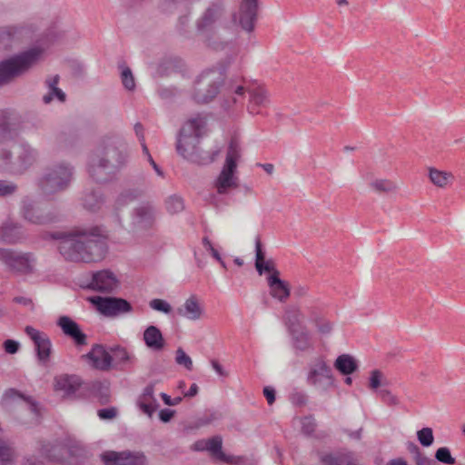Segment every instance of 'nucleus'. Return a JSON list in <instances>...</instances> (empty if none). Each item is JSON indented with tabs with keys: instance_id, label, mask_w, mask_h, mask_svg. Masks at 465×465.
<instances>
[{
	"instance_id": "obj_1",
	"label": "nucleus",
	"mask_w": 465,
	"mask_h": 465,
	"mask_svg": "<svg viewBox=\"0 0 465 465\" xmlns=\"http://www.w3.org/2000/svg\"><path fill=\"white\" fill-rule=\"evenodd\" d=\"M58 242V250L69 262H95L107 252L105 234H50Z\"/></svg>"
},
{
	"instance_id": "obj_2",
	"label": "nucleus",
	"mask_w": 465,
	"mask_h": 465,
	"mask_svg": "<svg viewBox=\"0 0 465 465\" xmlns=\"http://www.w3.org/2000/svg\"><path fill=\"white\" fill-rule=\"evenodd\" d=\"M206 125V120L201 115L188 120L181 128L177 142L176 151L183 159L201 165H206L214 161L220 150L203 151L199 148L203 130Z\"/></svg>"
},
{
	"instance_id": "obj_3",
	"label": "nucleus",
	"mask_w": 465,
	"mask_h": 465,
	"mask_svg": "<svg viewBox=\"0 0 465 465\" xmlns=\"http://www.w3.org/2000/svg\"><path fill=\"white\" fill-rule=\"evenodd\" d=\"M246 94H248L246 108L251 114H262V110L270 104V94L264 86L242 76L234 77V106L239 104L242 106Z\"/></svg>"
},
{
	"instance_id": "obj_4",
	"label": "nucleus",
	"mask_w": 465,
	"mask_h": 465,
	"mask_svg": "<svg viewBox=\"0 0 465 465\" xmlns=\"http://www.w3.org/2000/svg\"><path fill=\"white\" fill-rule=\"evenodd\" d=\"M42 53V49L34 47L0 62V86L25 74L38 62Z\"/></svg>"
},
{
	"instance_id": "obj_5",
	"label": "nucleus",
	"mask_w": 465,
	"mask_h": 465,
	"mask_svg": "<svg viewBox=\"0 0 465 465\" xmlns=\"http://www.w3.org/2000/svg\"><path fill=\"white\" fill-rule=\"evenodd\" d=\"M259 0H241L239 5L238 24L245 32L242 37L239 33L234 39V55L245 53L252 38V32L258 20Z\"/></svg>"
},
{
	"instance_id": "obj_6",
	"label": "nucleus",
	"mask_w": 465,
	"mask_h": 465,
	"mask_svg": "<svg viewBox=\"0 0 465 465\" xmlns=\"http://www.w3.org/2000/svg\"><path fill=\"white\" fill-rule=\"evenodd\" d=\"M74 176L73 167L65 163H54L46 168L39 182L42 193L50 196L66 190Z\"/></svg>"
},
{
	"instance_id": "obj_7",
	"label": "nucleus",
	"mask_w": 465,
	"mask_h": 465,
	"mask_svg": "<svg viewBox=\"0 0 465 465\" xmlns=\"http://www.w3.org/2000/svg\"><path fill=\"white\" fill-rule=\"evenodd\" d=\"M224 84V75L220 70L203 72L195 81L193 99L197 104H207L218 94Z\"/></svg>"
},
{
	"instance_id": "obj_8",
	"label": "nucleus",
	"mask_w": 465,
	"mask_h": 465,
	"mask_svg": "<svg viewBox=\"0 0 465 465\" xmlns=\"http://www.w3.org/2000/svg\"><path fill=\"white\" fill-rule=\"evenodd\" d=\"M96 157H99L107 165V168H113L118 171L127 160L125 144L115 138H108L93 152Z\"/></svg>"
},
{
	"instance_id": "obj_9",
	"label": "nucleus",
	"mask_w": 465,
	"mask_h": 465,
	"mask_svg": "<svg viewBox=\"0 0 465 465\" xmlns=\"http://www.w3.org/2000/svg\"><path fill=\"white\" fill-rule=\"evenodd\" d=\"M1 158L12 172L22 173L35 162L37 153L28 144H19L13 151H3Z\"/></svg>"
},
{
	"instance_id": "obj_10",
	"label": "nucleus",
	"mask_w": 465,
	"mask_h": 465,
	"mask_svg": "<svg viewBox=\"0 0 465 465\" xmlns=\"http://www.w3.org/2000/svg\"><path fill=\"white\" fill-rule=\"evenodd\" d=\"M20 213L25 221L34 224L46 225L56 221V215L47 210L45 203L28 196L22 200Z\"/></svg>"
},
{
	"instance_id": "obj_11",
	"label": "nucleus",
	"mask_w": 465,
	"mask_h": 465,
	"mask_svg": "<svg viewBox=\"0 0 465 465\" xmlns=\"http://www.w3.org/2000/svg\"><path fill=\"white\" fill-rule=\"evenodd\" d=\"M0 261L10 271L19 274H30L35 271V258L31 253L17 252L9 249H0Z\"/></svg>"
},
{
	"instance_id": "obj_12",
	"label": "nucleus",
	"mask_w": 465,
	"mask_h": 465,
	"mask_svg": "<svg viewBox=\"0 0 465 465\" xmlns=\"http://www.w3.org/2000/svg\"><path fill=\"white\" fill-rule=\"evenodd\" d=\"M190 449L196 452H207L214 461L232 463V456L226 455L223 451V438L220 435L200 439L194 441Z\"/></svg>"
},
{
	"instance_id": "obj_13",
	"label": "nucleus",
	"mask_w": 465,
	"mask_h": 465,
	"mask_svg": "<svg viewBox=\"0 0 465 465\" xmlns=\"http://www.w3.org/2000/svg\"><path fill=\"white\" fill-rule=\"evenodd\" d=\"M308 384L322 391H327L334 385V379L330 366L322 359H317L311 364L307 375Z\"/></svg>"
},
{
	"instance_id": "obj_14",
	"label": "nucleus",
	"mask_w": 465,
	"mask_h": 465,
	"mask_svg": "<svg viewBox=\"0 0 465 465\" xmlns=\"http://www.w3.org/2000/svg\"><path fill=\"white\" fill-rule=\"evenodd\" d=\"M104 465H145L147 459L140 451H114L106 450L101 454Z\"/></svg>"
},
{
	"instance_id": "obj_15",
	"label": "nucleus",
	"mask_w": 465,
	"mask_h": 465,
	"mask_svg": "<svg viewBox=\"0 0 465 465\" xmlns=\"http://www.w3.org/2000/svg\"><path fill=\"white\" fill-rule=\"evenodd\" d=\"M25 332L33 341L38 361L45 364L52 352V342L48 335L32 326H26Z\"/></svg>"
},
{
	"instance_id": "obj_16",
	"label": "nucleus",
	"mask_w": 465,
	"mask_h": 465,
	"mask_svg": "<svg viewBox=\"0 0 465 465\" xmlns=\"http://www.w3.org/2000/svg\"><path fill=\"white\" fill-rule=\"evenodd\" d=\"M97 309L105 316L114 317L132 312V305L122 298L98 297L94 302Z\"/></svg>"
},
{
	"instance_id": "obj_17",
	"label": "nucleus",
	"mask_w": 465,
	"mask_h": 465,
	"mask_svg": "<svg viewBox=\"0 0 465 465\" xmlns=\"http://www.w3.org/2000/svg\"><path fill=\"white\" fill-rule=\"evenodd\" d=\"M119 281L109 270H103L93 274L89 287L100 292H113L118 288Z\"/></svg>"
},
{
	"instance_id": "obj_18",
	"label": "nucleus",
	"mask_w": 465,
	"mask_h": 465,
	"mask_svg": "<svg viewBox=\"0 0 465 465\" xmlns=\"http://www.w3.org/2000/svg\"><path fill=\"white\" fill-rule=\"evenodd\" d=\"M155 208L149 203H143L134 209L133 224L136 229H151L155 221Z\"/></svg>"
},
{
	"instance_id": "obj_19",
	"label": "nucleus",
	"mask_w": 465,
	"mask_h": 465,
	"mask_svg": "<svg viewBox=\"0 0 465 465\" xmlns=\"http://www.w3.org/2000/svg\"><path fill=\"white\" fill-rule=\"evenodd\" d=\"M82 357L89 360L96 370L106 371L112 368L113 356L101 344H94L91 351Z\"/></svg>"
},
{
	"instance_id": "obj_20",
	"label": "nucleus",
	"mask_w": 465,
	"mask_h": 465,
	"mask_svg": "<svg viewBox=\"0 0 465 465\" xmlns=\"http://www.w3.org/2000/svg\"><path fill=\"white\" fill-rule=\"evenodd\" d=\"M232 186V139L228 143L225 165L215 182L217 193H226Z\"/></svg>"
},
{
	"instance_id": "obj_21",
	"label": "nucleus",
	"mask_w": 465,
	"mask_h": 465,
	"mask_svg": "<svg viewBox=\"0 0 465 465\" xmlns=\"http://www.w3.org/2000/svg\"><path fill=\"white\" fill-rule=\"evenodd\" d=\"M107 164L99 157L91 154L88 162V173L90 177L96 183H107L116 173L113 168H107Z\"/></svg>"
},
{
	"instance_id": "obj_22",
	"label": "nucleus",
	"mask_w": 465,
	"mask_h": 465,
	"mask_svg": "<svg viewBox=\"0 0 465 465\" xmlns=\"http://www.w3.org/2000/svg\"><path fill=\"white\" fill-rule=\"evenodd\" d=\"M232 29L228 25L218 24L207 37V45L214 50H223L231 42Z\"/></svg>"
},
{
	"instance_id": "obj_23",
	"label": "nucleus",
	"mask_w": 465,
	"mask_h": 465,
	"mask_svg": "<svg viewBox=\"0 0 465 465\" xmlns=\"http://www.w3.org/2000/svg\"><path fill=\"white\" fill-rule=\"evenodd\" d=\"M266 282L270 295L280 302H286L291 295L290 285L280 278V274L267 275Z\"/></svg>"
},
{
	"instance_id": "obj_24",
	"label": "nucleus",
	"mask_w": 465,
	"mask_h": 465,
	"mask_svg": "<svg viewBox=\"0 0 465 465\" xmlns=\"http://www.w3.org/2000/svg\"><path fill=\"white\" fill-rule=\"evenodd\" d=\"M105 203V197L100 187L86 188L81 197V205L90 213L99 212Z\"/></svg>"
},
{
	"instance_id": "obj_25",
	"label": "nucleus",
	"mask_w": 465,
	"mask_h": 465,
	"mask_svg": "<svg viewBox=\"0 0 465 465\" xmlns=\"http://www.w3.org/2000/svg\"><path fill=\"white\" fill-rule=\"evenodd\" d=\"M57 325L64 335L74 340L76 345H86V335L81 331L79 325L68 316H61L57 320Z\"/></svg>"
},
{
	"instance_id": "obj_26",
	"label": "nucleus",
	"mask_w": 465,
	"mask_h": 465,
	"mask_svg": "<svg viewBox=\"0 0 465 465\" xmlns=\"http://www.w3.org/2000/svg\"><path fill=\"white\" fill-rule=\"evenodd\" d=\"M139 409L150 418L158 409L159 403L154 397V384H148L143 391V393L137 399Z\"/></svg>"
},
{
	"instance_id": "obj_27",
	"label": "nucleus",
	"mask_w": 465,
	"mask_h": 465,
	"mask_svg": "<svg viewBox=\"0 0 465 465\" xmlns=\"http://www.w3.org/2000/svg\"><path fill=\"white\" fill-rule=\"evenodd\" d=\"M255 268L258 273L260 275L266 274V276L274 274V272L276 273V275L281 274L279 270L276 268L274 262L272 259H265V254L262 250V243L260 239H256L255 241Z\"/></svg>"
},
{
	"instance_id": "obj_28",
	"label": "nucleus",
	"mask_w": 465,
	"mask_h": 465,
	"mask_svg": "<svg viewBox=\"0 0 465 465\" xmlns=\"http://www.w3.org/2000/svg\"><path fill=\"white\" fill-rule=\"evenodd\" d=\"M82 385V381L77 375L62 374L54 378V388L62 391L66 396L74 394Z\"/></svg>"
},
{
	"instance_id": "obj_29",
	"label": "nucleus",
	"mask_w": 465,
	"mask_h": 465,
	"mask_svg": "<svg viewBox=\"0 0 465 465\" xmlns=\"http://www.w3.org/2000/svg\"><path fill=\"white\" fill-rule=\"evenodd\" d=\"M41 455L51 461L66 462V445L56 442L54 444H43L40 450Z\"/></svg>"
},
{
	"instance_id": "obj_30",
	"label": "nucleus",
	"mask_w": 465,
	"mask_h": 465,
	"mask_svg": "<svg viewBox=\"0 0 465 465\" xmlns=\"http://www.w3.org/2000/svg\"><path fill=\"white\" fill-rule=\"evenodd\" d=\"M177 313L191 321H196L202 317L203 309L197 297L195 295H192L185 301L183 307L177 309Z\"/></svg>"
},
{
	"instance_id": "obj_31",
	"label": "nucleus",
	"mask_w": 465,
	"mask_h": 465,
	"mask_svg": "<svg viewBox=\"0 0 465 465\" xmlns=\"http://www.w3.org/2000/svg\"><path fill=\"white\" fill-rule=\"evenodd\" d=\"M60 76L58 74H54L52 76H48L45 81V84L48 89L47 94H45L43 96V102L45 104H50L54 98H56L60 102H64L66 99V95L64 93V91L60 88H58Z\"/></svg>"
},
{
	"instance_id": "obj_32",
	"label": "nucleus",
	"mask_w": 465,
	"mask_h": 465,
	"mask_svg": "<svg viewBox=\"0 0 465 465\" xmlns=\"http://www.w3.org/2000/svg\"><path fill=\"white\" fill-rule=\"evenodd\" d=\"M143 341L149 349L154 351H160L165 346V341L161 331L153 325H150L144 330Z\"/></svg>"
},
{
	"instance_id": "obj_33",
	"label": "nucleus",
	"mask_w": 465,
	"mask_h": 465,
	"mask_svg": "<svg viewBox=\"0 0 465 465\" xmlns=\"http://www.w3.org/2000/svg\"><path fill=\"white\" fill-rule=\"evenodd\" d=\"M16 401H25L28 403L30 411L35 414L37 413V403L34 401L30 397H26L22 392L13 388L8 389L4 392L1 398V404L3 406H7L8 404Z\"/></svg>"
},
{
	"instance_id": "obj_34",
	"label": "nucleus",
	"mask_w": 465,
	"mask_h": 465,
	"mask_svg": "<svg viewBox=\"0 0 465 465\" xmlns=\"http://www.w3.org/2000/svg\"><path fill=\"white\" fill-rule=\"evenodd\" d=\"M143 191L138 188H128L123 190L115 199L114 208L121 210L137 199L141 198Z\"/></svg>"
},
{
	"instance_id": "obj_35",
	"label": "nucleus",
	"mask_w": 465,
	"mask_h": 465,
	"mask_svg": "<svg viewBox=\"0 0 465 465\" xmlns=\"http://www.w3.org/2000/svg\"><path fill=\"white\" fill-rule=\"evenodd\" d=\"M223 13V9L219 5H213L210 6L202 18L197 22V27L199 30H203L211 26L213 23H215Z\"/></svg>"
},
{
	"instance_id": "obj_36",
	"label": "nucleus",
	"mask_w": 465,
	"mask_h": 465,
	"mask_svg": "<svg viewBox=\"0 0 465 465\" xmlns=\"http://www.w3.org/2000/svg\"><path fill=\"white\" fill-rule=\"evenodd\" d=\"M223 13V9L219 5H213L210 6L202 18L197 22V27L199 30H203L211 26L213 23H215Z\"/></svg>"
},
{
	"instance_id": "obj_37",
	"label": "nucleus",
	"mask_w": 465,
	"mask_h": 465,
	"mask_svg": "<svg viewBox=\"0 0 465 465\" xmlns=\"http://www.w3.org/2000/svg\"><path fill=\"white\" fill-rule=\"evenodd\" d=\"M334 367L341 374L350 375L358 369V364L352 356L342 354L336 359Z\"/></svg>"
},
{
	"instance_id": "obj_38",
	"label": "nucleus",
	"mask_w": 465,
	"mask_h": 465,
	"mask_svg": "<svg viewBox=\"0 0 465 465\" xmlns=\"http://www.w3.org/2000/svg\"><path fill=\"white\" fill-rule=\"evenodd\" d=\"M323 465H357L351 453L327 454L322 457Z\"/></svg>"
},
{
	"instance_id": "obj_39",
	"label": "nucleus",
	"mask_w": 465,
	"mask_h": 465,
	"mask_svg": "<svg viewBox=\"0 0 465 465\" xmlns=\"http://www.w3.org/2000/svg\"><path fill=\"white\" fill-rule=\"evenodd\" d=\"M67 461L75 465H82L88 459V453L84 448L79 445H66Z\"/></svg>"
},
{
	"instance_id": "obj_40",
	"label": "nucleus",
	"mask_w": 465,
	"mask_h": 465,
	"mask_svg": "<svg viewBox=\"0 0 465 465\" xmlns=\"http://www.w3.org/2000/svg\"><path fill=\"white\" fill-rule=\"evenodd\" d=\"M292 339L294 347L300 351H306L312 348L311 335L307 330H292Z\"/></svg>"
},
{
	"instance_id": "obj_41",
	"label": "nucleus",
	"mask_w": 465,
	"mask_h": 465,
	"mask_svg": "<svg viewBox=\"0 0 465 465\" xmlns=\"http://www.w3.org/2000/svg\"><path fill=\"white\" fill-rule=\"evenodd\" d=\"M114 353L113 358L118 364H133L135 361V357L131 354L124 347L114 346L110 349Z\"/></svg>"
},
{
	"instance_id": "obj_42",
	"label": "nucleus",
	"mask_w": 465,
	"mask_h": 465,
	"mask_svg": "<svg viewBox=\"0 0 465 465\" xmlns=\"http://www.w3.org/2000/svg\"><path fill=\"white\" fill-rule=\"evenodd\" d=\"M372 190L378 193H391L398 189L395 182L388 179H377L370 183Z\"/></svg>"
},
{
	"instance_id": "obj_43",
	"label": "nucleus",
	"mask_w": 465,
	"mask_h": 465,
	"mask_svg": "<svg viewBox=\"0 0 465 465\" xmlns=\"http://www.w3.org/2000/svg\"><path fill=\"white\" fill-rule=\"evenodd\" d=\"M202 245H203L202 252H197V251L194 252V257L196 260L197 266L201 269L203 268L206 264L204 256L208 255L209 252L211 251H213V248L212 242L209 241V239L207 237L203 238Z\"/></svg>"
},
{
	"instance_id": "obj_44",
	"label": "nucleus",
	"mask_w": 465,
	"mask_h": 465,
	"mask_svg": "<svg viewBox=\"0 0 465 465\" xmlns=\"http://www.w3.org/2000/svg\"><path fill=\"white\" fill-rule=\"evenodd\" d=\"M165 207L168 213H178L184 209L183 199L177 194L171 195L165 201Z\"/></svg>"
},
{
	"instance_id": "obj_45",
	"label": "nucleus",
	"mask_w": 465,
	"mask_h": 465,
	"mask_svg": "<svg viewBox=\"0 0 465 465\" xmlns=\"http://www.w3.org/2000/svg\"><path fill=\"white\" fill-rule=\"evenodd\" d=\"M430 179L433 184L439 187L447 185L450 175L447 173L438 171L436 169H430Z\"/></svg>"
},
{
	"instance_id": "obj_46",
	"label": "nucleus",
	"mask_w": 465,
	"mask_h": 465,
	"mask_svg": "<svg viewBox=\"0 0 465 465\" xmlns=\"http://www.w3.org/2000/svg\"><path fill=\"white\" fill-rule=\"evenodd\" d=\"M15 135V133L12 131L9 119L5 113H2L0 114V136L3 139H13Z\"/></svg>"
},
{
	"instance_id": "obj_47",
	"label": "nucleus",
	"mask_w": 465,
	"mask_h": 465,
	"mask_svg": "<svg viewBox=\"0 0 465 465\" xmlns=\"http://www.w3.org/2000/svg\"><path fill=\"white\" fill-rule=\"evenodd\" d=\"M417 438L419 442L423 447H430L433 444L434 436L431 428L426 427L417 431Z\"/></svg>"
},
{
	"instance_id": "obj_48",
	"label": "nucleus",
	"mask_w": 465,
	"mask_h": 465,
	"mask_svg": "<svg viewBox=\"0 0 465 465\" xmlns=\"http://www.w3.org/2000/svg\"><path fill=\"white\" fill-rule=\"evenodd\" d=\"M175 362L180 366H183L187 371L193 370V361L189 355L179 347L175 351Z\"/></svg>"
},
{
	"instance_id": "obj_49",
	"label": "nucleus",
	"mask_w": 465,
	"mask_h": 465,
	"mask_svg": "<svg viewBox=\"0 0 465 465\" xmlns=\"http://www.w3.org/2000/svg\"><path fill=\"white\" fill-rule=\"evenodd\" d=\"M381 401L389 407L398 406L400 400L390 390L381 389L378 391Z\"/></svg>"
},
{
	"instance_id": "obj_50",
	"label": "nucleus",
	"mask_w": 465,
	"mask_h": 465,
	"mask_svg": "<svg viewBox=\"0 0 465 465\" xmlns=\"http://www.w3.org/2000/svg\"><path fill=\"white\" fill-rule=\"evenodd\" d=\"M435 459L443 464L453 465L455 459L451 456L450 450L447 447H440L435 452Z\"/></svg>"
},
{
	"instance_id": "obj_51",
	"label": "nucleus",
	"mask_w": 465,
	"mask_h": 465,
	"mask_svg": "<svg viewBox=\"0 0 465 465\" xmlns=\"http://www.w3.org/2000/svg\"><path fill=\"white\" fill-rule=\"evenodd\" d=\"M121 80L125 89L133 91L135 89V81L129 67H124L121 72Z\"/></svg>"
},
{
	"instance_id": "obj_52",
	"label": "nucleus",
	"mask_w": 465,
	"mask_h": 465,
	"mask_svg": "<svg viewBox=\"0 0 465 465\" xmlns=\"http://www.w3.org/2000/svg\"><path fill=\"white\" fill-rule=\"evenodd\" d=\"M311 316L312 318V321L315 322V325L318 329V331L322 334H328L332 330V324L331 322L318 317L314 312L312 311Z\"/></svg>"
},
{
	"instance_id": "obj_53",
	"label": "nucleus",
	"mask_w": 465,
	"mask_h": 465,
	"mask_svg": "<svg viewBox=\"0 0 465 465\" xmlns=\"http://www.w3.org/2000/svg\"><path fill=\"white\" fill-rule=\"evenodd\" d=\"M92 391L99 392V400L102 404L109 401V389L100 381H95L92 384Z\"/></svg>"
},
{
	"instance_id": "obj_54",
	"label": "nucleus",
	"mask_w": 465,
	"mask_h": 465,
	"mask_svg": "<svg viewBox=\"0 0 465 465\" xmlns=\"http://www.w3.org/2000/svg\"><path fill=\"white\" fill-rule=\"evenodd\" d=\"M13 451L5 441L0 440V465H7L11 461Z\"/></svg>"
},
{
	"instance_id": "obj_55",
	"label": "nucleus",
	"mask_w": 465,
	"mask_h": 465,
	"mask_svg": "<svg viewBox=\"0 0 465 465\" xmlns=\"http://www.w3.org/2000/svg\"><path fill=\"white\" fill-rule=\"evenodd\" d=\"M150 307L155 311H159L164 313H170L172 312L171 305L164 300L153 299L150 302Z\"/></svg>"
},
{
	"instance_id": "obj_56",
	"label": "nucleus",
	"mask_w": 465,
	"mask_h": 465,
	"mask_svg": "<svg viewBox=\"0 0 465 465\" xmlns=\"http://www.w3.org/2000/svg\"><path fill=\"white\" fill-rule=\"evenodd\" d=\"M316 421L312 416H308L302 420V430L307 435H311L315 431Z\"/></svg>"
},
{
	"instance_id": "obj_57",
	"label": "nucleus",
	"mask_w": 465,
	"mask_h": 465,
	"mask_svg": "<svg viewBox=\"0 0 465 465\" xmlns=\"http://www.w3.org/2000/svg\"><path fill=\"white\" fill-rule=\"evenodd\" d=\"M17 190V186L11 182L0 180V196L5 197L12 195Z\"/></svg>"
},
{
	"instance_id": "obj_58",
	"label": "nucleus",
	"mask_w": 465,
	"mask_h": 465,
	"mask_svg": "<svg viewBox=\"0 0 465 465\" xmlns=\"http://www.w3.org/2000/svg\"><path fill=\"white\" fill-rule=\"evenodd\" d=\"M382 372L379 370H373L371 372L369 387L371 390H377L381 385Z\"/></svg>"
},
{
	"instance_id": "obj_59",
	"label": "nucleus",
	"mask_w": 465,
	"mask_h": 465,
	"mask_svg": "<svg viewBox=\"0 0 465 465\" xmlns=\"http://www.w3.org/2000/svg\"><path fill=\"white\" fill-rule=\"evenodd\" d=\"M234 193L248 196L252 193V187L250 184L240 183L234 176Z\"/></svg>"
},
{
	"instance_id": "obj_60",
	"label": "nucleus",
	"mask_w": 465,
	"mask_h": 465,
	"mask_svg": "<svg viewBox=\"0 0 465 465\" xmlns=\"http://www.w3.org/2000/svg\"><path fill=\"white\" fill-rule=\"evenodd\" d=\"M117 413L118 411L115 407L100 409L97 411V415L101 420H113L117 416Z\"/></svg>"
},
{
	"instance_id": "obj_61",
	"label": "nucleus",
	"mask_w": 465,
	"mask_h": 465,
	"mask_svg": "<svg viewBox=\"0 0 465 465\" xmlns=\"http://www.w3.org/2000/svg\"><path fill=\"white\" fill-rule=\"evenodd\" d=\"M290 400L296 406H303L307 402V396L303 392L295 391L291 394Z\"/></svg>"
},
{
	"instance_id": "obj_62",
	"label": "nucleus",
	"mask_w": 465,
	"mask_h": 465,
	"mask_svg": "<svg viewBox=\"0 0 465 465\" xmlns=\"http://www.w3.org/2000/svg\"><path fill=\"white\" fill-rule=\"evenodd\" d=\"M20 224L12 219H7L0 227V232H12L13 231L19 230Z\"/></svg>"
},
{
	"instance_id": "obj_63",
	"label": "nucleus",
	"mask_w": 465,
	"mask_h": 465,
	"mask_svg": "<svg viewBox=\"0 0 465 465\" xmlns=\"http://www.w3.org/2000/svg\"><path fill=\"white\" fill-rule=\"evenodd\" d=\"M256 460L252 456H234V465H255Z\"/></svg>"
},
{
	"instance_id": "obj_64",
	"label": "nucleus",
	"mask_w": 465,
	"mask_h": 465,
	"mask_svg": "<svg viewBox=\"0 0 465 465\" xmlns=\"http://www.w3.org/2000/svg\"><path fill=\"white\" fill-rule=\"evenodd\" d=\"M414 461L416 465H437L435 460L427 457L423 453L418 457H414Z\"/></svg>"
}]
</instances>
